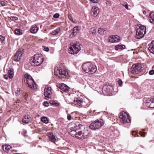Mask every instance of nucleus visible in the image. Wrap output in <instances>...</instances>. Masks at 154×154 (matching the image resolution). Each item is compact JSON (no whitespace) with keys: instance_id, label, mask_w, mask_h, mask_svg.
Instances as JSON below:
<instances>
[{"instance_id":"22","label":"nucleus","mask_w":154,"mask_h":154,"mask_svg":"<svg viewBox=\"0 0 154 154\" xmlns=\"http://www.w3.org/2000/svg\"><path fill=\"white\" fill-rule=\"evenodd\" d=\"M149 19L150 23L154 24V13L152 12L150 13Z\"/></svg>"},{"instance_id":"9","label":"nucleus","mask_w":154,"mask_h":154,"mask_svg":"<svg viewBox=\"0 0 154 154\" xmlns=\"http://www.w3.org/2000/svg\"><path fill=\"white\" fill-rule=\"evenodd\" d=\"M53 91L51 87L46 86L44 90V98L47 100L50 98Z\"/></svg>"},{"instance_id":"43","label":"nucleus","mask_w":154,"mask_h":154,"mask_svg":"<svg viewBox=\"0 0 154 154\" xmlns=\"http://www.w3.org/2000/svg\"><path fill=\"white\" fill-rule=\"evenodd\" d=\"M44 105L45 106H49V103L47 101H45L43 103Z\"/></svg>"},{"instance_id":"11","label":"nucleus","mask_w":154,"mask_h":154,"mask_svg":"<svg viewBox=\"0 0 154 154\" xmlns=\"http://www.w3.org/2000/svg\"><path fill=\"white\" fill-rule=\"evenodd\" d=\"M22 50V49H20L16 52L14 57V61L18 62L20 59L23 54Z\"/></svg>"},{"instance_id":"5","label":"nucleus","mask_w":154,"mask_h":154,"mask_svg":"<svg viewBox=\"0 0 154 154\" xmlns=\"http://www.w3.org/2000/svg\"><path fill=\"white\" fill-rule=\"evenodd\" d=\"M136 37L138 39L144 37L146 33V28L145 26L140 25L136 27Z\"/></svg>"},{"instance_id":"48","label":"nucleus","mask_w":154,"mask_h":154,"mask_svg":"<svg viewBox=\"0 0 154 154\" xmlns=\"http://www.w3.org/2000/svg\"><path fill=\"white\" fill-rule=\"evenodd\" d=\"M93 3H97L98 2V0H90Z\"/></svg>"},{"instance_id":"35","label":"nucleus","mask_w":154,"mask_h":154,"mask_svg":"<svg viewBox=\"0 0 154 154\" xmlns=\"http://www.w3.org/2000/svg\"><path fill=\"white\" fill-rule=\"evenodd\" d=\"M0 39L1 42L2 43L4 44L5 43V37L2 35H0Z\"/></svg>"},{"instance_id":"52","label":"nucleus","mask_w":154,"mask_h":154,"mask_svg":"<svg viewBox=\"0 0 154 154\" xmlns=\"http://www.w3.org/2000/svg\"><path fill=\"white\" fill-rule=\"evenodd\" d=\"M16 93L17 94H20V91L18 90L16 91Z\"/></svg>"},{"instance_id":"12","label":"nucleus","mask_w":154,"mask_h":154,"mask_svg":"<svg viewBox=\"0 0 154 154\" xmlns=\"http://www.w3.org/2000/svg\"><path fill=\"white\" fill-rule=\"evenodd\" d=\"M58 88L61 90L60 92L63 91L66 92H67L69 91L70 89L69 87L63 83H60L58 85Z\"/></svg>"},{"instance_id":"54","label":"nucleus","mask_w":154,"mask_h":154,"mask_svg":"<svg viewBox=\"0 0 154 154\" xmlns=\"http://www.w3.org/2000/svg\"><path fill=\"white\" fill-rule=\"evenodd\" d=\"M27 131L26 130H24L23 131V133L25 134H24V136H25L26 135V134L27 133Z\"/></svg>"},{"instance_id":"18","label":"nucleus","mask_w":154,"mask_h":154,"mask_svg":"<svg viewBox=\"0 0 154 154\" xmlns=\"http://www.w3.org/2000/svg\"><path fill=\"white\" fill-rule=\"evenodd\" d=\"M83 102V99L75 98L74 99L73 103L75 105H79V106H80Z\"/></svg>"},{"instance_id":"32","label":"nucleus","mask_w":154,"mask_h":154,"mask_svg":"<svg viewBox=\"0 0 154 154\" xmlns=\"http://www.w3.org/2000/svg\"><path fill=\"white\" fill-rule=\"evenodd\" d=\"M66 69V68L65 67L63 63H60L59 66V67H58V71L59 70H64V69Z\"/></svg>"},{"instance_id":"56","label":"nucleus","mask_w":154,"mask_h":154,"mask_svg":"<svg viewBox=\"0 0 154 154\" xmlns=\"http://www.w3.org/2000/svg\"><path fill=\"white\" fill-rule=\"evenodd\" d=\"M58 32H59L60 31V29L58 28Z\"/></svg>"},{"instance_id":"31","label":"nucleus","mask_w":154,"mask_h":154,"mask_svg":"<svg viewBox=\"0 0 154 154\" xmlns=\"http://www.w3.org/2000/svg\"><path fill=\"white\" fill-rule=\"evenodd\" d=\"M107 29L106 28H99L98 29V32L99 33L102 34Z\"/></svg>"},{"instance_id":"30","label":"nucleus","mask_w":154,"mask_h":154,"mask_svg":"<svg viewBox=\"0 0 154 154\" xmlns=\"http://www.w3.org/2000/svg\"><path fill=\"white\" fill-rule=\"evenodd\" d=\"M89 33L93 35H95L96 34V30L94 28H91L89 30Z\"/></svg>"},{"instance_id":"10","label":"nucleus","mask_w":154,"mask_h":154,"mask_svg":"<svg viewBox=\"0 0 154 154\" xmlns=\"http://www.w3.org/2000/svg\"><path fill=\"white\" fill-rule=\"evenodd\" d=\"M119 118L121 119V122L122 123H129L131 122V120L128 114L124 112L122 113V115H120Z\"/></svg>"},{"instance_id":"3","label":"nucleus","mask_w":154,"mask_h":154,"mask_svg":"<svg viewBox=\"0 0 154 154\" xmlns=\"http://www.w3.org/2000/svg\"><path fill=\"white\" fill-rule=\"evenodd\" d=\"M44 61L42 55L40 54H36L33 57L31 62V64L33 66H38L41 65Z\"/></svg>"},{"instance_id":"42","label":"nucleus","mask_w":154,"mask_h":154,"mask_svg":"<svg viewBox=\"0 0 154 154\" xmlns=\"http://www.w3.org/2000/svg\"><path fill=\"white\" fill-rule=\"evenodd\" d=\"M43 50L46 51H48L49 50V49L48 47H46L45 46L43 47Z\"/></svg>"},{"instance_id":"16","label":"nucleus","mask_w":154,"mask_h":154,"mask_svg":"<svg viewBox=\"0 0 154 154\" xmlns=\"http://www.w3.org/2000/svg\"><path fill=\"white\" fill-rule=\"evenodd\" d=\"M112 86L106 85L103 87L102 90L108 94H110L112 92Z\"/></svg>"},{"instance_id":"28","label":"nucleus","mask_w":154,"mask_h":154,"mask_svg":"<svg viewBox=\"0 0 154 154\" xmlns=\"http://www.w3.org/2000/svg\"><path fill=\"white\" fill-rule=\"evenodd\" d=\"M49 139L52 142H54L56 140L55 136L53 135L52 133H51L49 135Z\"/></svg>"},{"instance_id":"40","label":"nucleus","mask_w":154,"mask_h":154,"mask_svg":"<svg viewBox=\"0 0 154 154\" xmlns=\"http://www.w3.org/2000/svg\"><path fill=\"white\" fill-rule=\"evenodd\" d=\"M58 67L57 66L54 69V75L56 76L58 75Z\"/></svg>"},{"instance_id":"19","label":"nucleus","mask_w":154,"mask_h":154,"mask_svg":"<svg viewBox=\"0 0 154 154\" xmlns=\"http://www.w3.org/2000/svg\"><path fill=\"white\" fill-rule=\"evenodd\" d=\"M81 29V27L79 26L75 27L72 30V34L74 36L76 35L78 33Z\"/></svg>"},{"instance_id":"59","label":"nucleus","mask_w":154,"mask_h":154,"mask_svg":"<svg viewBox=\"0 0 154 154\" xmlns=\"http://www.w3.org/2000/svg\"><path fill=\"white\" fill-rule=\"evenodd\" d=\"M153 0V1H154V0Z\"/></svg>"},{"instance_id":"24","label":"nucleus","mask_w":154,"mask_h":154,"mask_svg":"<svg viewBox=\"0 0 154 154\" xmlns=\"http://www.w3.org/2000/svg\"><path fill=\"white\" fill-rule=\"evenodd\" d=\"M125 46L124 45H118L115 46V48L116 50H123L125 48Z\"/></svg>"},{"instance_id":"15","label":"nucleus","mask_w":154,"mask_h":154,"mask_svg":"<svg viewBox=\"0 0 154 154\" xmlns=\"http://www.w3.org/2000/svg\"><path fill=\"white\" fill-rule=\"evenodd\" d=\"M119 41V37L117 35H111L109 36V41L110 42H116Z\"/></svg>"},{"instance_id":"23","label":"nucleus","mask_w":154,"mask_h":154,"mask_svg":"<svg viewBox=\"0 0 154 154\" xmlns=\"http://www.w3.org/2000/svg\"><path fill=\"white\" fill-rule=\"evenodd\" d=\"M30 118V117L29 116H25L23 119V122L28 124L29 122Z\"/></svg>"},{"instance_id":"33","label":"nucleus","mask_w":154,"mask_h":154,"mask_svg":"<svg viewBox=\"0 0 154 154\" xmlns=\"http://www.w3.org/2000/svg\"><path fill=\"white\" fill-rule=\"evenodd\" d=\"M142 131H140L139 132V134L143 137H144L145 136V134L146 132L145 131H146V130L145 129H143Z\"/></svg>"},{"instance_id":"38","label":"nucleus","mask_w":154,"mask_h":154,"mask_svg":"<svg viewBox=\"0 0 154 154\" xmlns=\"http://www.w3.org/2000/svg\"><path fill=\"white\" fill-rule=\"evenodd\" d=\"M68 18L69 19L73 22L75 23V21H74L73 19L72 18V15L70 14H69L68 15Z\"/></svg>"},{"instance_id":"1","label":"nucleus","mask_w":154,"mask_h":154,"mask_svg":"<svg viewBox=\"0 0 154 154\" xmlns=\"http://www.w3.org/2000/svg\"><path fill=\"white\" fill-rule=\"evenodd\" d=\"M75 124L73 127H71L69 129V134L73 137L75 136L77 139H85L89 137V132L87 130L79 131L77 132Z\"/></svg>"},{"instance_id":"21","label":"nucleus","mask_w":154,"mask_h":154,"mask_svg":"<svg viewBox=\"0 0 154 154\" xmlns=\"http://www.w3.org/2000/svg\"><path fill=\"white\" fill-rule=\"evenodd\" d=\"M38 28L36 25H33L30 29V31L32 33H35L38 31Z\"/></svg>"},{"instance_id":"55","label":"nucleus","mask_w":154,"mask_h":154,"mask_svg":"<svg viewBox=\"0 0 154 154\" xmlns=\"http://www.w3.org/2000/svg\"><path fill=\"white\" fill-rule=\"evenodd\" d=\"M146 12L145 11H144L143 12V13L144 14H146Z\"/></svg>"},{"instance_id":"17","label":"nucleus","mask_w":154,"mask_h":154,"mask_svg":"<svg viewBox=\"0 0 154 154\" xmlns=\"http://www.w3.org/2000/svg\"><path fill=\"white\" fill-rule=\"evenodd\" d=\"M153 98H151L148 100L146 103V106L150 108H154V105L153 103Z\"/></svg>"},{"instance_id":"45","label":"nucleus","mask_w":154,"mask_h":154,"mask_svg":"<svg viewBox=\"0 0 154 154\" xmlns=\"http://www.w3.org/2000/svg\"><path fill=\"white\" fill-rule=\"evenodd\" d=\"M118 83L119 84V85L121 86L122 84V81L121 80L119 79L118 81Z\"/></svg>"},{"instance_id":"41","label":"nucleus","mask_w":154,"mask_h":154,"mask_svg":"<svg viewBox=\"0 0 154 154\" xmlns=\"http://www.w3.org/2000/svg\"><path fill=\"white\" fill-rule=\"evenodd\" d=\"M58 33V29H57L53 31L52 32L51 34L53 35H55Z\"/></svg>"},{"instance_id":"44","label":"nucleus","mask_w":154,"mask_h":154,"mask_svg":"<svg viewBox=\"0 0 154 154\" xmlns=\"http://www.w3.org/2000/svg\"><path fill=\"white\" fill-rule=\"evenodd\" d=\"M149 74L150 75H153L154 74V70L152 69L149 72Z\"/></svg>"},{"instance_id":"34","label":"nucleus","mask_w":154,"mask_h":154,"mask_svg":"<svg viewBox=\"0 0 154 154\" xmlns=\"http://www.w3.org/2000/svg\"><path fill=\"white\" fill-rule=\"evenodd\" d=\"M41 121L45 124H47L48 123V120L46 117H42L41 118Z\"/></svg>"},{"instance_id":"50","label":"nucleus","mask_w":154,"mask_h":154,"mask_svg":"<svg viewBox=\"0 0 154 154\" xmlns=\"http://www.w3.org/2000/svg\"><path fill=\"white\" fill-rule=\"evenodd\" d=\"M9 77L8 75V74H5L4 75V78L6 79H7Z\"/></svg>"},{"instance_id":"39","label":"nucleus","mask_w":154,"mask_h":154,"mask_svg":"<svg viewBox=\"0 0 154 154\" xmlns=\"http://www.w3.org/2000/svg\"><path fill=\"white\" fill-rule=\"evenodd\" d=\"M132 134L134 136V137H138V134L135 131H134L132 132Z\"/></svg>"},{"instance_id":"29","label":"nucleus","mask_w":154,"mask_h":154,"mask_svg":"<svg viewBox=\"0 0 154 154\" xmlns=\"http://www.w3.org/2000/svg\"><path fill=\"white\" fill-rule=\"evenodd\" d=\"M9 77L10 79H12L13 77L14 72L13 69L9 70L8 73Z\"/></svg>"},{"instance_id":"2","label":"nucleus","mask_w":154,"mask_h":154,"mask_svg":"<svg viewBox=\"0 0 154 154\" xmlns=\"http://www.w3.org/2000/svg\"><path fill=\"white\" fill-rule=\"evenodd\" d=\"M82 69L86 72L91 74L95 73L97 70L96 66L89 62L84 64L82 66Z\"/></svg>"},{"instance_id":"13","label":"nucleus","mask_w":154,"mask_h":154,"mask_svg":"<svg viewBox=\"0 0 154 154\" xmlns=\"http://www.w3.org/2000/svg\"><path fill=\"white\" fill-rule=\"evenodd\" d=\"M100 12V10L99 8L95 6L92 7L91 14V15L94 17H97Z\"/></svg>"},{"instance_id":"51","label":"nucleus","mask_w":154,"mask_h":154,"mask_svg":"<svg viewBox=\"0 0 154 154\" xmlns=\"http://www.w3.org/2000/svg\"><path fill=\"white\" fill-rule=\"evenodd\" d=\"M54 17L56 18H58V13H57L54 15Z\"/></svg>"},{"instance_id":"25","label":"nucleus","mask_w":154,"mask_h":154,"mask_svg":"<svg viewBox=\"0 0 154 154\" xmlns=\"http://www.w3.org/2000/svg\"><path fill=\"white\" fill-rule=\"evenodd\" d=\"M75 125V128L77 129H81L83 130V131H85V130H84L85 129V127L83 125H82V124H79L78 123H77V124ZM83 131L82 132H83Z\"/></svg>"},{"instance_id":"36","label":"nucleus","mask_w":154,"mask_h":154,"mask_svg":"<svg viewBox=\"0 0 154 154\" xmlns=\"http://www.w3.org/2000/svg\"><path fill=\"white\" fill-rule=\"evenodd\" d=\"M50 104H52L53 105H54L56 106H58V103L55 102L54 101L52 100L50 101Z\"/></svg>"},{"instance_id":"6","label":"nucleus","mask_w":154,"mask_h":154,"mask_svg":"<svg viewBox=\"0 0 154 154\" xmlns=\"http://www.w3.org/2000/svg\"><path fill=\"white\" fill-rule=\"evenodd\" d=\"M81 46L79 43L76 42L69 48V52L73 54H77L80 50Z\"/></svg>"},{"instance_id":"7","label":"nucleus","mask_w":154,"mask_h":154,"mask_svg":"<svg viewBox=\"0 0 154 154\" xmlns=\"http://www.w3.org/2000/svg\"><path fill=\"white\" fill-rule=\"evenodd\" d=\"M104 124L103 120L97 119L92 123L89 126L90 128L92 130H96L100 128Z\"/></svg>"},{"instance_id":"37","label":"nucleus","mask_w":154,"mask_h":154,"mask_svg":"<svg viewBox=\"0 0 154 154\" xmlns=\"http://www.w3.org/2000/svg\"><path fill=\"white\" fill-rule=\"evenodd\" d=\"M10 19L11 20L14 21L18 20V18L16 17L11 16L10 17Z\"/></svg>"},{"instance_id":"14","label":"nucleus","mask_w":154,"mask_h":154,"mask_svg":"<svg viewBox=\"0 0 154 154\" xmlns=\"http://www.w3.org/2000/svg\"><path fill=\"white\" fill-rule=\"evenodd\" d=\"M58 71L60 75L61 76H58V78L59 77L61 78H64L68 74V71L66 69H64V70H59Z\"/></svg>"},{"instance_id":"27","label":"nucleus","mask_w":154,"mask_h":154,"mask_svg":"<svg viewBox=\"0 0 154 154\" xmlns=\"http://www.w3.org/2000/svg\"><path fill=\"white\" fill-rule=\"evenodd\" d=\"M14 32L15 34L17 35H21L23 33L22 30L18 29H16Z\"/></svg>"},{"instance_id":"49","label":"nucleus","mask_w":154,"mask_h":154,"mask_svg":"<svg viewBox=\"0 0 154 154\" xmlns=\"http://www.w3.org/2000/svg\"><path fill=\"white\" fill-rule=\"evenodd\" d=\"M106 4L108 6H110L111 5V2L110 1H107Z\"/></svg>"},{"instance_id":"46","label":"nucleus","mask_w":154,"mask_h":154,"mask_svg":"<svg viewBox=\"0 0 154 154\" xmlns=\"http://www.w3.org/2000/svg\"><path fill=\"white\" fill-rule=\"evenodd\" d=\"M67 119L69 120H70L72 119V117L70 114H68L67 116Z\"/></svg>"},{"instance_id":"53","label":"nucleus","mask_w":154,"mask_h":154,"mask_svg":"<svg viewBox=\"0 0 154 154\" xmlns=\"http://www.w3.org/2000/svg\"><path fill=\"white\" fill-rule=\"evenodd\" d=\"M125 8L127 9H128V4H126L125 5H124Z\"/></svg>"},{"instance_id":"4","label":"nucleus","mask_w":154,"mask_h":154,"mask_svg":"<svg viewBox=\"0 0 154 154\" xmlns=\"http://www.w3.org/2000/svg\"><path fill=\"white\" fill-rule=\"evenodd\" d=\"M24 79L25 83L30 88L32 89H35L36 88V84L30 75L25 74L24 75Z\"/></svg>"},{"instance_id":"8","label":"nucleus","mask_w":154,"mask_h":154,"mask_svg":"<svg viewBox=\"0 0 154 154\" xmlns=\"http://www.w3.org/2000/svg\"><path fill=\"white\" fill-rule=\"evenodd\" d=\"M143 69L142 65L140 63H137L133 65L130 71L133 74H137L141 72Z\"/></svg>"},{"instance_id":"57","label":"nucleus","mask_w":154,"mask_h":154,"mask_svg":"<svg viewBox=\"0 0 154 154\" xmlns=\"http://www.w3.org/2000/svg\"><path fill=\"white\" fill-rule=\"evenodd\" d=\"M59 16H60V15H59V14H58V17H59Z\"/></svg>"},{"instance_id":"26","label":"nucleus","mask_w":154,"mask_h":154,"mask_svg":"<svg viewBox=\"0 0 154 154\" xmlns=\"http://www.w3.org/2000/svg\"><path fill=\"white\" fill-rule=\"evenodd\" d=\"M11 148V146L9 145H5L2 146V148L4 151H8Z\"/></svg>"},{"instance_id":"20","label":"nucleus","mask_w":154,"mask_h":154,"mask_svg":"<svg viewBox=\"0 0 154 154\" xmlns=\"http://www.w3.org/2000/svg\"><path fill=\"white\" fill-rule=\"evenodd\" d=\"M148 49L150 52L154 54V41H152L149 45Z\"/></svg>"},{"instance_id":"47","label":"nucleus","mask_w":154,"mask_h":154,"mask_svg":"<svg viewBox=\"0 0 154 154\" xmlns=\"http://www.w3.org/2000/svg\"><path fill=\"white\" fill-rule=\"evenodd\" d=\"M0 4L2 5V6H5V2L3 1H1L0 2Z\"/></svg>"},{"instance_id":"58","label":"nucleus","mask_w":154,"mask_h":154,"mask_svg":"<svg viewBox=\"0 0 154 154\" xmlns=\"http://www.w3.org/2000/svg\"><path fill=\"white\" fill-rule=\"evenodd\" d=\"M153 67L154 68V66H153Z\"/></svg>"}]
</instances>
